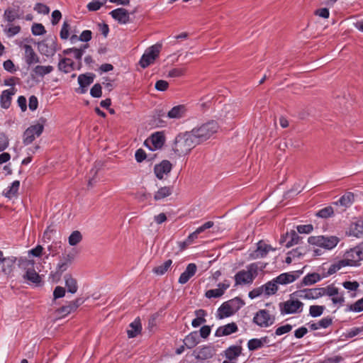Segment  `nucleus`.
I'll use <instances>...</instances> for the list:
<instances>
[{
    "mask_svg": "<svg viewBox=\"0 0 363 363\" xmlns=\"http://www.w3.org/2000/svg\"><path fill=\"white\" fill-rule=\"evenodd\" d=\"M198 145L191 131H186L176 136L172 150L177 155L184 156L189 154Z\"/></svg>",
    "mask_w": 363,
    "mask_h": 363,
    "instance_id": "obj_1",
    "label": "nucleus"
},
{
    "mask_svg": "<svg viewBox=\"0 0 363 363\" xmlns=\"http://www.w3.org/2000/svg\"><path fill=\"white\" fill-rule=\"evenodd\" d=\"M267 264L255 262L247 266L246 270H240L235 275V286L251 284L258 275V271L263 270Z\"/></svg>",
    "mask_w": 363,
    "mask_h": 363,
    "instance_id": "obj_2",
    "label": "nucleus"
},
{
    "mask_svg": "<svg viewBox=\"0 0 363 363\" xmlns=\"http://www.w3.org/2000/svg\"><path fill=\"white\" fill-rule=\"evenodd\" d=\"M218 125L216 121H210L199 127L193 128L191 131L196 138L198 144H201L208 140L213 135L217 133Z\"/></svg>",
    "mask_w": 363,
    "mask_h": 363,
    "instance_id": "obj_3",
    "label": "nucleus"
},
{
    "mask_svg": "<svg viewBox=\"0 0 363 363\" xmlns=\"http://www.w3.org/2000/svg\"><path fill=\"white\" fill-rule=\"evenodd\" d=\"M361 260H363V243L347 251L345 258L342 259V264L346 266L357 267L359 265Z\"/></svg>",
    "mask_w": 363,
    "mask_h": 363,
    "instance_id": "obj_4",
    "label": "nucleus"
},
{
    "mask_svg": "<svg viewBox=\"0 0 363 363\" xmlns=\"http://www.w3.org/2000/svg\"><path fill=\"white\" fill-rule=\"evenodd\" d=\"M34 260L27 259H21L19 260V266L26 270L23 274V279L33 284H39L41 281V277L34 269Z\"/></svg>",
    "mask_w": 363,
    "mask_h": 363,
    "instance_id": "obj_5",
    "label": "nucleus"
},
{
    "mask_svg": "<svg viewBox=\"0 0 363 363\" xmlns=\"http://www.w3.org/2000/svg\"><path fill=\"white\" fill-rule=\"evenodd\" d=\"M308 242L311 245H317L327 250H331L337 245L339 238L336 236H311L308 238Z\"/></svg>",
    "mask_w": 363,
    "mask_h": 363,
    "instance_id": "obj_6",
    "label": "nucleus"
},
{
    "mask_svg": "<svg viewBox=\"0 0 363 363\" xmlns=\"http://www.w3.org/2000/svg\"><path fill=\"white\" fill-rule=\"evenodd\" d=\"M281 315L300 313L303 311V303L298 299H290L279 304Z\"/></svg>",
    "mask_w": 363,
    "mask_h": 363,
    "instance_id": "obj_7",
    "label": "nucleus"
},
{
    "mask_svg": "<svg viewBox=\"0 0 363 363\" xmlns=\"http://www.w3.org/2000/svg\"><path fill=\"white\" fill-rule=\"evenodd\" d=\"M161 48L162 45L160 44H155L148 48L140 60V66L143 68H146L153 63L155 59L159 56Z\"/></svg>",
    "mask_w": 363,
    "mask_h": 363,
    "instance_id": "obj_8",
    "label": "nucleus"
},
{
    "mask_svg": "<svg viewBox=\"0 0 363 363\" xmlns=\"http://www.w3.org/2000/svg\"><path fill=\"white\" fill-rule=\"evenodd\" d=\"M320 297L323 296H328L332 297V301L334 304H342L345 298L342 294H340L338 289L333 285H329L326 287L319 288Z\"/></svg>",
    "mask_w": 363,
    "mask_h": 363,
    "instance_id": "obj_9",
    "label": "nucleus"
},
{
    "mask_svg": "<svg viewBox=\"0 0 363 363\" xmlns=\"http://www.w3.org/2000/svg\"><path fill=\"white\" fill-rule=\"evenodd\" d=\"M43 129V125L40 123L28 127L23 133V144L25 145L30 144L36 138L42 134Z\"/></svg>",
    "mask_w": 363,
    "mask_h": 363,
    "instance_id": "obj_10",
    "label": "nucleus"
},
{
    "mask_svg": "<svg viewBox=\"0 0 363 363\" xmlns=\"http://www.w3.org/2000/svg\"><path fill=\"white\" fill-rule=\"evenodd\" d=\"M275 321V317L266 310H259L253 318V322L260 327L267 328Z\"/></svg>",
    "mask_w": 363,
    "mask_h": 363,
    "instance_id": "obj_11",
    "label": "nucleus"
},
{
    "mask_svg": "<svg viewBox=\"0 0 363 363\" xmlns=\"http://www.w3.org/2000/svg\"><path fill=\"white\" fill-rule=\"evenodd\" d=\"M76 255V252L74 250L69 252L67 254H62V255L60 257V260L56 267V274L60 277L61 274L65 272L68 267L73 262L74 257Z\"/></svg>",
    "mask_w": 363,
    "mask_h": 363,
    "instance_id": "obj_12",
    "label": "nucleus"
},
{
    "mask_svg": "<svg viewBox=\"0 0 363 363\" xmlns=\"http://www.w3.org/2000/svg\"><path fill=\"white\" fill-rule=\"evenodd\" d=\"M275 250L271 245L266 244L263 240H259L257 243V247L249 254V258L251 259H257L265 257L269 251Z\"/></svg>",
    "mask_w": 363,
    "mask_h": 363,
    "instance_id": "obj_13",
    "label": "nucleus"
},
{
    "mask_svg": "<svg viewBox=\"0 0 363 363\" xmlns=\"http://www.w3.org/2000/svg\"><path fill=\"white\" fill-rule=\"evenodd\" d=\"M172 169V163L168 160H164L160 163L155 165L154 173L157 179L162 180L168 176Z\"/></svg>",
    "mask_w": 363,
    "mask_h": 363,
    "instance_id": "obj_14",
    "label": "nucleus"
},
{
    "mask_svg": "<svg viewBox=\"0 0 363 363\" xmlns=\"http://www.w3.org/2000/svg\"><path fill=\"white\" fill-rule=\"evenodd\" d=\"M38 49L44 55L52 56L57 51V43L54 39H47L38 43Z\"/></svg>",
    "mask_w": 363,
    "mask_h": 363,
    "instance_id": "obj_15",
    "label": "nucleus"
},
{
    "mask_svg": "<svg viewBox=\"0 0 363 363\" xmlns=\"http://www.w3.org/2000/svg\"><path fill=\"white\" fill-rule=\"evenodd\" d=\"M186 112V108L184 105H178L174 106L171 110H169L167 115L164 112L159 114V116L162 118H168L171 119H179L185 116Z\"/></svg>",
    "mask_w": 363,
    "mask_h": 363,
    "instance_id": "obj_16",
    "label": "nucleus"
},
{
    "mask_svg": "<svg viewBox=\"0 0 363 363\" xmlns=\"http://www.w3.org/2000/svg\"><path fill=\"white\" fill-rule=\"evenodd\" d=\"M110 15L119 23L126 24L130 22V14L128 11L123 8H118L111 11Z\"/></svg>",
    "mask_w": 363,
    "mask_h": 363,
    "instance_id": "obj_17",
    "label": "nucleus"
},
{
    "mask_svg": "<svg viewBox=\"0 0 363 363\" xmlns=\"http://www.w3.org/2000/svg\"><path fill=\"white\" fill-rule=\"evenodd\" d=\"M319 288L306 289L293 294L298 298L304 299H317L320 297Z\"/></svg>",
    "mask_w": 363,
    "mask_h": 363,
    "instance_id": "obj_18",
    "label": "nucleus"
},
{
    "mask_svg": "<svg viewBox=\"0 0 363 363\" xmlns=\"http://www.w3.org/2000/svg\"><path fill=\"white\" fill-rule=\"evenodd\" d=\"M164 143V135L160 132H157L151 135L150 138L145 140V144L147 146H149V144L151 143L152 145L150 147L151 150L153 149H159L162 147Z\"/></svg>",
    "mask_w": 363,
    "mask_h": 363,
    "instance_id": "obj_19",
    "label": "nucleus"
},
{
    "mask_svg": "<svg viewBox=\"0 0 363 363\" xmlns=\"http://www.w3.org/2000/svg\"><path fill=\"white\" fill-rule=\"evenodd\" d=\"M25 61L28 65L40 62V57L38 56L33 48L30 45H24Z\"/></svg>",
    "mask_w": 363,
    "mask_h": 363,
    "instance_id": "obj_20",
    "label": "nucleus"
},
{
    "mask_svg": "<svg viewBox=\"0 0 363 363\" xmlns=\"http://www.w3.org/2000/svg\"><path fill=\"white\" fill-rule=\"evenodd\" d=\"M16 89L14 87L2 91L0 97V104L1 108L7 109L10 107L12 96L16 94Z\"/></svg>",
    "mask_w": 363,
    "mask_h": 363,
    "instance_id": "obj_21",
    "label": "nucleus"
},
{
    "mask_svg": "<svg viewBox=\"0 0 363 363\" xmlns=\"http://www.w3.org/2000/svg\"><path fill=\"white\" fill-rule=\"evenodd\" d=\"M94 77L95 75L91 73L82 74L78 77L80 93L84 94L86 91V88L94 82Z\"/></svg>",
    "mask_w": 363,
    "mask_h": 363,
    "instance_id": "obj_22",
    "label": "nucleus"
},
{
    "mask_svg": "<svg viewBox=\"0 0 363 363\" xmlns=\"http://www.w3.org/2000/svg\"><path fill=\"white\" fill-rule=\"evenodd\" d=\"M54 69V67L51 65H36L34 67L31 72V76L33 78L35 77H44L46 74L51 73Z\"/></svg>",
    "mask_w": 363,
    "mask_h": 363,
    "instance_id": "obj_23",
    "label": "nucleus"
},
{
    "mask_svg": "<svg viewBox=\"0 0 363 363\" xmlns=\"http://www.w3.org/2000/svg\"><path fill=\"white\" fill-rule=\"evenodd\" d=\"M238 326L235 323H230L225 325L219 327L215 333L216 337L229 335L238 331Z\"/></svg>",
    "mask_w": 363,
    "mask_h": 363,
    "instance_id": "obj_24",
    "label": "nucleus"
},
{
    "mask_svg": "<svg viewBox=\"0 0 363 363\" xmlns=\"http://www.w3.org/2000/svg\"><path fill=\"white\" fill-rule=\"evenodd\" d=\"M196 265L194 263L189 264L185 271L182 273L179 278V283L182 284H186L191 277H192L196 272Z\"/></svg>",
    "mask_w": 363,
    "mask_h": 363,
    "instance_id": "obj_25",
    "label": "nucleus"
},
{
    "mask_svg": "<svg viewBox=\"0 0 363 363\" xmlns=\"http://www.w3.org/2000/svg\"><path fill=\"white\" fill-rule=\"evenodd\" d=\"M16 261V258L15 257H4L1 262V271L5 274H10L14 267V264Z\"/></svg>",
    "mask_w": 363,
    "mask_h": 363,
    "instance_id": "obj_26",
    "label": "nucleus"
},
{
    "mask_svg": "<svg viewBox=\"0 0 363 363\" xmlns=\"http://www.w3.org/2000/svg\"><path fill=\"white\" fill-rule=\"evenodd\" d=\"M57 67L59 70L64 73H69L75 69L74 62L67 57L61 59L58 62Z\"/></svg>",
    "mask_w": 363,
    "mask_h": 363,
    "instance_id": "obj_27",
    "label": "nucleus"
},
{
    "mask_svg": "<svg viewBox=\"0 0 363 363\" xmlns=\"http://www.w3.org/2000/svg\"><path fill=\"white\" fill-rule=\"evenodd\" d=\"M231 303H223L218 310L217 317L219 319H223L226 317L232 315L234 313V309L230 306Z\"/></svg>",
    "mask_w": 363,
    "mask_h": 363,
    "instance_id": "obj_28",
    "label": "nucleus"
},
{
    "mask_svg": "<svg viewBox=\"0 0 363 363\" xmlns=\"http://www.w3.org/2000/svg\"><path fill=\"white\" fill-rule=\"evenodd\" d=\"M142 330V325L140 318H136L133 323L129 325V329L127 330L128 336L129 338L136 337L140 333Z\"/></svg>",
    "mask_w": 363,
    "mask_h": 363,
    "instance_id": "obj_29",
    "label": "nucleus"
},
{
    "mask_svg": "<svg viewBox=\"0 0 363 363\" xmlns=\"http://www.w3.org/2000/svg\"><path fill=\"white\" fill-rule=\"evenodd\" d=\"M269 342L267 337H264L260 339H251L247 342V347L249 350L254 351L262 347L265 344Z\"/></svg>",
    "mask_w": 363,
    "mask_h": 363,
    "instance_id": "obj_30",
    "label": "nucleus"
},
{
    "mask_svg": "<svg viewBox=\"0 0 363 363\" xmlns=\"http://www.w3.org/2000/svg\"><path fill=\"white\" fill-rule=\"evenodd\" d=\"M215 354V350L213 347L205 346L199 349L196 358L205 360L211 358Z\"/></svg>",
    "mask_w": 363,
    "mask_h": 363,
    "instance_id": "obj_31",
    "label": "nucleus"
},
{
    "mask_svg": "<svg viewBox=\"0 0 363 363\" xmlns=\"http://www.w3.org/2000/svg\"><path fill=\"white\" fill-rule=\"evenodd\" d=\"M241 352H242V347L240 346L233 345V346L229 347L225 351V357L229 361H234L240 355Z\"/></svg>",
    "mask_w": 363,
    "mask_h": 363,
    "instance_id": "obj_32",
    "label": "nucleus"
},
{
    "mask_svg": "<svg viewBox=\"0 0 363 363\" xmlns=\"http://www.w3.org/2000/svg\"><path fill=\"white\" fill-rule=\"evenodd\" d=\"M298 275L290 273H283L274 279L275 282L279 284H287L293 282L298 278Z\"/></svg>",
    "mask_w": 363,
    "mask_h": 363,
    "instance_id": "obj_33",
    "label": "nucleus"
},
{
    "mask_svg": "<svg viewBox=\"0 0 363 363\" xmlns=\"http://www.w3.org/2000/svg\"><path fill=\"white\" fill-rule=\"evenodd\" d=\"M173 192V186H162L160 188L154 195V199L155 201H160L162 200L167 196H170Z\"/></svg>",
    "mask_w": 363,
    "mask_h": 363,
    "instance_id": "obj_34",
    "label": "nucleus"
},
{
    "mask_svg": "<svg viewBox=\"0 0 363 363\" xmlns=\"http://www.w3.org/2000/svg\"><path fill=\"white\" fill-rule=\"evenodd\" d=\"M350 235L357 238L363 236V221L359 220L350 225Z\"/></svg>",
    "mask_w": 363,
    "mask_h": 363,
    "instance_id": "obj_35",
    "label": "nucleus"
},
{
    "mask_svg": "<svg viewBox=\"0 0 363 363\" xmlns=\"http://www.w3.org/2000/svg\"><path fill=\"white\" fill-rule=\"evenodd\" d=\"M65 281L67 291L71 294H75L78 289L77 280L70 274H66L65 276Z\"/></svg>",
    "mask_w": 363,
    "mask_h": 363,
    "instance_id": "obj_36",
    "label": "nucleus"
},
{
    "mask_svg": "<svg viewBox=\"0 0 363 363\" xmlns=\"http://www.w3.org/2000/svg\"><path fill=\"white\" fill-rule=\"evenodd\" d=\"M184 345L189 349L194 347L199 343V335L196 331L191 333L184 340Z\"/></svg>",
    "mask_w": 363,
    "mask_h": 363,
    "instance_id": "obj_37",
    "label": "nucleus"
},
{
    "mask_svg": "<svg viewBox=\"0 0 363 363\" xmlns=\"http://www.w3.org/2000/svg\"><path fill=\"white\" fill-rule=\"evenodd\" d=\"M333 323V319L330 317H326L320 320H319L318 323H311L309 327L311 330H315L319 328H326L329 327Z\"/></svg>",
    "mask_w": 363,
    "mask_h": 363,
    "instance_id": "obj_38",
    "label": "nucleus"
},
{
    "mask_svg": "<svg viewBox=\"0 0 363 363\" xmlns=\"http://www.w3.org/2000/svg\"><path fill=\"white\" fill-rule=\"evenodd\" d=\"M4 17L9 23H12L16 19L21 18V15L18 13V10L13 9H7L5 10Z\"/></svg>",
    "mask_w": 363,
    "mask_h": 363,
    "instance_id": "obj_39",
    "label": "nucleus"
},
{
    "mask_svg": "<svg viewBox=\"0 0 363 363\" xmlns=\"http://www.w3.org/2000/svg\"><path fill=\"white\" fill-rule=\"evenodd\" d=\"M277 283L275 282L274 279L272 281H268L262 286L263 291L267 296L274 294L278 290Z\"/></svg>",
    "mask_w": 363,
    "mask_h": 363,
    "instance_id": "obj_40",
    "label": "nucleus"
},
{
    "mask_svg": "<svg viewBox=\"0 0 363 363\" xmlns=\"http://www.w3.org/2000/svg\"><path fill=\"white\" fill-rule=\"evenodd\" d=\"M286 237H289V240L286 244V247H290L294 245L298 244L299 240L301 239V237L294 230H292L290 232L286 233Z\"/></svg>",
    "mask_w": 363,
    "mask_h": 363,
    "instance_id": "obj_41",
    "label": "nucleus"
},
{
    "mask_svg": "<svg viewBox=\"0 0 363 363\" xmlns=\"http://www.w3.org/2000/svg\"><path fill=\"white\" fill-rule=\"evenodd\" d=\"M172 261L168 259L160 266L153 268L152 272L157 275H163L171 267Z\"/></svg>",
    "mask_w": 363,
    "mask_h": 363,
    "instance_id": "obj_42",
    "label": "nucleus"
},
{
    "mask_svg": "<svg viewBox=\"0 0 363 363\" xmlns=\"http://www.w3.org/2000/svg\"><path fill=\"white\" fill-rule=\"evenodd\" d=\"M320 276L317 273L309 274L303 279L302 283L306 286L311 285L320 281Z\"/></svg>",
    "mask_w": 363,
    "mask_h": 363,
    "instance_id": "obj_43",
    "label": "nucleus"
},
{
    "mask_svg": "<svg viewBox=\"0 0 363 363\" xmlns=\"http://www.w3.org/2000/svg\"><path fill=\"white\" fill-rule=\"evenodd\" d=\"M195 313H196L197 318H194L192 320L191 325L193 327L197 328L200 325H201L202 323L206 322V319L203 317H201L205 315V311H203L202 309H199V310L196 311Z\"/></svg>",
    "mask_w": 363,
    "mask_h": 363,
    "instance_id": "obj_44",
    "label": "nucleus"
},
{
    "mask_svg": "<svg viewBox=\"0 0 363 363\" xmlns=\"http://www.w3.org/2000/svg\"><path fill=\"white\" fill-rule=\"evenodd\" d=\"M82 240V235L78 230L73 231L68 238L69 244L72 246L77 245Z\"/></svg>",
    "mask_w": 363,
    "mask_h": 363,
    "instance_id": "obj_45",
    "label": "nucleus"
},
{
    "mask_svg": "<svg viewBox=\"0 0 363 363\" xmlns=\"http://www.w3.org/2000/svg\"><path fill=\"white\" fill-rule=\"evenodd\" d=\"M324 306H318V305H313L311 306L309 308V314L312 317H319L320 316L324 310H325Z\"/></svg>",
    "mask_w": 363,
    "mask_h": 363,
    "instance_id": "obj_46",
    "label": "nucleus"
},
{
    "mask_svg": "<svg viewBox=\"0 0 363 363\" xmlns=\"http://www.w3.org/2000/svg\"><path fill=\"white\" fill-rule=\"evenodd\" d=\"M19 186V181H14L11 184V186L9 187V189L6 192H4L5 196L9 198H11L13 196H14L17 193Z\"/></svg>",
    "mask_w": 363,
    "mask_h": 363,
    "instance_id": "obj_47",
    "label": "nucleus"
},
{
    "mask_svg": "<svg viewBox=\"0 0 363 363\" xmlns=\"http://www.w3.org/2000/svg\"><path fill=\"white\" fill-rule=\"evenodd\" d=\"M333 208L331 206H327L318 211L316 216L323 218L330 217L333 214Z\"/></svg>",
    "mask_w": 363,
    "mask_h": 363,
    "instance_id": "obj_48",
    "label": "nucleus"
},
{
    "mask_svg": "<svg viewBox=\"0 0 363 363\" xmlns=\"http://www.w3.org/2000/svg\"><path fill=\"white\" fill-rule=\"evenodd\" d=\"M348 311L361 312L363 311V298L348 306Z\"/></svg>",
    "mask_w": 363,
    "mask_h": 363,
    "instance_id": "obj_49",
    "label": "nucleus"
},
{
    "mask_svg": "<svg viewBox=\"0 0 363 363\" xmlns=\"http://www.w3.org/2000/svg\"><path fill=\"white\" fill-rule=\"evenodd\" d=\"M69 29L70 25L67 21H64L60 33V36L62 40H67L69 35Z\"/></svg>",
    "mask_w": 363,
    "mask_h": 363,
    "instance_id": "obj_50",
    "label": "nucleus"
},
{
    "mask_svg": "<svg viewBox=\"0 0 363 363\" xmlns=\"http://www.w3.org/2000/svg\"><path fill=\"white\" fill-rule=\"evenodd\" d=\"M353 198L354 195L352 193H347V194L343 195L338 202L341 206H347L352 203Z\"/></svg>",
    "mask_w": 363,
    "mask_h": 363,
    "instance_id": "obj_51",
    "label": "nucleus"
},
{
    "mask_svg": "<svg viewBox=\"0 0 363 363\" xmlns=\"http://www.w3.org/2000/svg\"><path fill=\"white\" fill-rule=\"evenodd\" d=\"M343 267H346V265L342 264V259L332 264L328 270L327 276H330L335 274L336 272L340 270Z\"/></svg>",
    "mask_w": 363,
    "mask_h": 363,
    "instance_id": "obj_52",
    "label": "nucleus"
},
{
    "mask_svg": "<svg viewBox=\"0 0 363 363\" xmlns=\"http://www.w3.org/2000/svg\"><path fill=\"white\" fill-rule=\"evenodd\" d=\"M31 30L34 35H43L46 32L44 26L40 23H34Z\"/></svg>",
    "mask_w": 363,
    "mask_h": 363,
    "instance_id": "obj_53",
    "label": "nucleus"
},
{
    "mask_svg": "<svg viewBox=\"0 0 363 363\" xmlns=\"http://www.w3.org/2000/svg\"><path fill=\"white\" fill-rule=\"evenodd\" d=\"M223 291L219 288L210 289L206 292V296L208 298H218L223 295Z\"/></svg>",
    "mask_w": 363,
    "mask_h": 363,
    "instance_id": "obj_54",
    "label": "nucleus"
},
{
    "mask_svg": "<svg viewBox=\"0 0 363 363\" xmlns=\"http://www.w3.org/2000/svg\"><path fill=\"white\" fill-rule=\"evenodd\" d=\"M90 94L95 98L101 97L102 94L101 84H95L90 90Z\"/></svg>",
    "mask_w": 363,
    "mask_h": 363,
    "instance_id": "obj_55",
    "label": "nucleus"
},
{
    "mask_svg": "<svg viewBox=\"0 0 363 363\" xmlns=\"http://www.w3.org/2000/svg\"><path fill=\"white\" fill-rule=\"evenodd\" d=\"M185 69L183 68H174L168 72L169 77H179L184 74Z\"/></svg>",
    "mask_w": 363,
    "mask_h": 363,
    "instance_id": "obj_56",
    "label": "nucleus"
},
{
    "mask_svg": "<svg viewBox=\"0 0 363 363\" xmlns=\"http://www.w3.org/2000/svg\"><path fill=\"white\" fill-rule=\"evenodd\" d=\"M34 10L36 11L39 13L48 14L50 12V9L48 6L41 4L37 3L35 5Z\"/></svg>",
    "mask_w": 363,
    "mask_h": 363,
    "instance_id": "obj_57",
    "label": "nucleus"
},
{
    "mask_svg": "<svg viewBox=\"0 0 363 363\" xmlns=\"http://www.w3.org/2000/svg\"><path fill=\"white\" fill-rule=\"evenodd\" d=\"M292 330V325L289 324H286L284 325L280 326L277 328L275 331L276 335H281L285 333L290 332Z\"/></svg>",
    "mask_w": 363,
    "mask_h": 363,
    "instance_id": "obj_58",
    "label": "nucleus"
},
{
    "mask_svg": "<svg viewBox=\"0 0 363 363\" xmlns=\"http://www.w3.org/2000/svg\"><path fill=\"white\" fill-rule=\"evenodd\" d=\"M226 302H233L230 306L234 309V313H235L244 304L242 301L239 298H235Z\"/></svg>",
    "mask_w": 363,
    "mask_h": 363,
    "instance_id": "obj_59",
    "label": "nucleus"
},
{
    "mask_svg": "<svg viewBox=\"0 0 363 363\" xmlns=\"http://www.w3.org/2000/svg\"><path fill=\"white\" fill-rule=\"evenodd\" d=\"M4 68L10 73H14L16 71V68L13 61L7 60L3 63Z\"/></svg>",
    "mask_w": 363,
    "mask_h": 363,
    "instance_id": "obj_60",
    "label": "nucleus"
},
{
    "mask_svg": "<svg viewBox=\"0 0 363 363\" xmlns=\"http://www.w3.org/2000/svg\"><path fill=\"white\" fill-rule=\"evenodd\" d=\"M20 30L21 27L19 26H11L9 28L5 29V32L8 37H13V35L18 34Z\"/></svg>",
    "mask_w": 363,
    "mask_h": 363,
    "instance_id": "obj_61",
    "label": "nucleus"
},
{
    "mask_svg": "<svg viewBox=\"0 0 363 363\" xmlns=\"http://www.w3.org/2000/svg\"><path fill=\"white\" fill-rule=\"evenodd\" d=\"M8 146L9 139L7 136L3 133H0V152L4 151Z\"/></svg>",
    "mask_w": 363,
    "mask_h": 363,
    "instance_id": "obj_62",
    "label": "nucleus"
},
{
    "mask_svg": "<svg viewBox=\"0 0 363 363\" xmlns=\"http://www.w3.org/2000/svg\"><path fill=\"white\" fill-rule=\"evenodd\" d=\"M345 289L350 291H356L359 287V283L357 281H345L342 284Z\"/></svg>",
    "mask_w": 363,
    "mask_h": 363,
    "instance_id": "obj_63",
    "label": "nucleus"
},
{
    "mask_svg": "<svg viewBox=\"0 0 363 363\" xmlns=\"http://www.w3.org/2000/svg\"><path fill=\"white\" fill-rule=\"evenodd\" d=\"M43 251V247L38 245L35 248L31 249L28 251V255H32L33 257H39L42 255Z\"/></svg>",
    "mask_w": 363,
    "mask_h": 363,
    "instance_id": "obj_64",
    "label": "nucleus"
}]
</instances>
